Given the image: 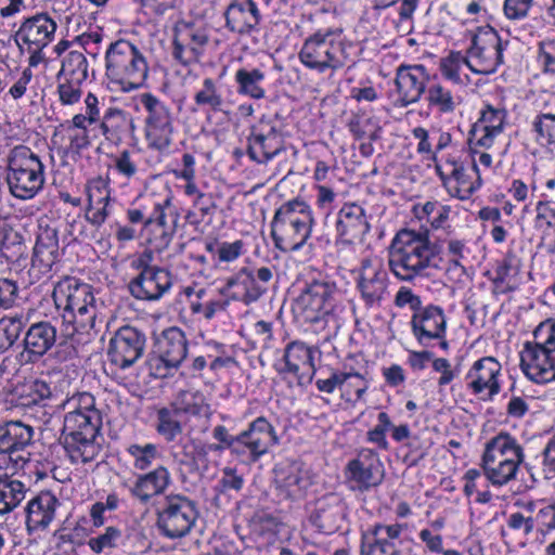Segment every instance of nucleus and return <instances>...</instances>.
Instances as JSON below:
<instances>
[{
	"instance_id": "nucleus-1",
	"label": "nucleus",
	"mask_w": 555,
	"mask_h": 555,
	"mask_svg": "<svg viewBox=\"0 0 555 555\" xmlns=\"http://www.w3.org/2000/svg\"><path fill=\"white\" fill-rule=\"evenodd\" d=\"M439 247L429 240L428 231L400 230L388 249V264L393 275L405 282L427 275Z\"/></svg>"
},
{
	"instance_id": "nucleus-2",
	"label": "nucleus",
	"mask_w": 555,
	"mask_h": 555,
	"mask_svg": "<svg viewBox=\"0 0 555 555\" xmlns=\"http://www.w3.org/2000/svg\"><path fill=\"white\" fill-rule=\"evenodd\" d=\"M52 298L66 337L88 333L94 327L96 302L91 285L67 276L54 286Z\"/></svg>"
},
{
	"instance_id": "nucleus-3",
	"label": "nucleus",
	"mask_w": 555,
	"mask_h": 555,
	"mask_svg": "<svg viewBox=\"0 0 555 555\" xmlns=\"http://www.w3.org/2000/svg\"><path fill=\"white\" fill-rule=\"evenodd\" d=\"M315 219L311 207L295 198L283 203L271 221V237L274 246L284 253L301 249L311 237Z\"/></svg>"
},
{
	"instance_id": "nucleus-4",
	"label": "nucleus",
	"mask_w": 555,
	"mask_h": 555,
	"mask_svg": "<svg viewBox=\"0 0 555 555\" xmlns=\"http://www.w3.org/2000/svg\"><path fill=\"white\" fill-rule=\"evenodd\" d=\"M350 48L340 28H321L305 39L298 56L309 69L319 74L334 73L351 62Z\"/></svg>"
},
{
	"instance_id": "nucleus-5",
	"label": "nucleus",
	"mask_w": 555,
	"mask_h": 555,
	"mask_svg": "<svg viewBox=\"0 0 555 555\" xmlns=\"http://www.w3.org/2000/svg\"><path fill=\"white\" fill-rule=\"evenodd\" d=\"M101 413L65 414L62 444L73 464L92 462L101 452Z\"/></svg>"
},
{
	"instance_id": "nucleus-6",
	"label": "nucleus",
	"mask_w": 555,
	"mask_h": 555,
	"mask_svg": "<svg viewBox=\"0 0 555 555\" xmlns=\"http://www.w3.org/2000/svg\"><path fill=\"white\" fill-rule=\"evenodd\" d=\"M524 460V449L517 439L501 431L486 442L481 468L492 486L502 487L516 478Z\"/></svg>"
},
{
	"instance_id": "nucleus-7",
	"label": "nucleus",
	"mask_w": 555,
	"mask_h": 555,
	"mask_svg": "<svg viewBox=\"0 0 555 555\" xmlns=\"http://www.w3.org/2000/svg\"><path fill=\"white\" fill-rule=\"evenodd\" d=\"M44 165L26 145L11 149L7 155L5 181L10 193L20 199H30L43 188Z\"/></svg>"
},
{
	"instance_id": "nucleus-8",
	"label": "nucleus",
	"mask_w": 555,
	"mask_h": 555,
	"mask_svg": "<svg viewBox=\"0 0 555 555\" xmlns=\"http://www.w3.org/2000/svg\"><path fill=\"white\" fill-rule=\"evenodd\" d=\"M106 75L124 91H132L143 86L149 75L145 56L128 40L111 42L105 52Z\"/></svg>"
},
{
	"instance_id": "nucleus-9",
	"label": "nucleus",
	"mask_w": 555,
	"mask_h": 555,
	"mask_svg": "<svg viewBox=\"0 0 555 555\" xmlns=\"http://www.w3.org/2000/svg\"><path fill=\"white\" fill-rule=\"evenodd\" d=\"M339 291L335 282L326 278L307 283L296 300L297 310L306 323L325 326L333 319Z\"/></svg>"
},
{
	"instance_id": "nucleus-10",
	"label": "nucleus",
	"mask_w": 555,
	"mask_h": 555,
	"mask_svg": "<svg viewBox=\"0 0 555 555\" xmlns=\"http://www.w3.org/2000/svg\"><path fill=\"white\" fill-rule=\"evenodd\" d=\"M354 286L366 310H378L390 296V279L383 261L364 258L353 271Z\"/></svg>"
},
{
	"instance_id": "nucleus-11",
	"label": "nucleus",
	"mask_w": 555,
	"mask_h": 555,
	"mask_svg": "<svg viewBox=\"0 0 555 555\" xmlns=\"http://www.w3.org/2000/svg\"><path fill=\"white\" fill-rule=\"evenodd\" d=\"M140 103L146 111L144 134L147 147L159 153L169 151L173 143V115L169 106L152 93H142Z\"/></svg>"
},
{
	"instance_id": "nucleus-12",
	"label": "nucleus",
	"mask_w": 555,
	"mask_h": 555,
	"mask_svg": "<svg viewBox=\"0 0 555 555\" xmlns=\"http://www.w3.org/2000/svg\"><path fill=\"white\" fill-rule=\"evenodd\" d=\"M197 518L198 511L193 500L181 494H169L157 511L156 526L163 535L180 539L191 532Z\"/></svg>"
},
{
	"instance_id": "nucleus-13",
	"label": "nucleus",
	"mask_w": 555,
	"mask_h": 555,
	"mask_svg": "<svg viewBox=\"0 0 555 555\" xmlns=\"http://www.w3.org/2000/svg\"><path fill=\"white\" fill-rule=\"evenodd\" d=\"M507 44L503 42L496 30L482 27L472 37L467 50V67L481 75L493 74L503 63V51Z\"/></svg>"
},
{
	"instance_id": "nucleus-14",
	"label": "nucleus",
	"mask_w": 555,
	"mask_h": 555,
	"mask_svg": "<svg viewBox=\"0 0 555 555\" xmlns=\"http://www.w3.org/2000/svg\"><path fill=\"white\" fill-rule=\"evenodd\" d=\"M272 278V270L268 267L257 269L244 267L225 280L224 285L220 288V294L231 300L250 305L267 293Z\"/></svg>"
},
{
	"instance_id": "nucleus-15",
	"label": "nucleus",
	"mask_w": 555,
	"mask_h": 555,
	"mask_svg": "<svg viewBox=\"0 0 555 555\" xmlns=\"http://www.w3.org/2000/svg\"><path fill=\"white\" fill-rule=\"evenodd\" d=\"M314 350L304 341L293 340L285 346L283 357L274 369L283 378L292 375L298 385L311 383L317 372Z\"/></svg>"
},
{
	"instance_id": "nucleus-16",
	"label": "nucleus",
	"mask_w": 555,
	"mask_h": 555,
	"mask_svg": "<svg viewBox=\"0 0 555 555\" xmlns=\"http://www.w3.org/2000/svg\"><path fill=\"white\" fill-rule=\"evenodd\" d=\"M247 154L257 164L266 165L285 151L282 130L269 119H260L247 138Z\"/></svg>"
},
{
	"instance_id": "nucleus-17",
	"label": "nucleus",
	"mask_w": 555,
	"mask_h": 555,
	"mask_svg": "<svg viewBox=\"0 0 555 555\" xmlns=\"http://www.w3.org/2000/svg\"><path fill=\"white\" fill-rule=\"evenodd\" d=\"M278 443L274 426L266 417L259 416L240 433V452L236 456L255 463Z\"/></svg>"
},
{
	"instance_id": "nucleus-18",
	"label": "nucleus",
	"mask_w": 555,
	"mask_h": 555,
	"mask_svg": "<svg viewBox=\"0 0 555 555\" xmlns=\"http://www.w3.org/2000/svg\"><path fill=\"white\" fill-rule=\"evenodd\" d=\"M207 43L208 33L203 24L193 21L176 24L172 55L181 64L197 62Z\"/></svg>"
},
{
	"instance_id": "nucleus-19",
	"label": "nucleus",
	"mask_w": 555,
	"mask_h": 555,
	"mask_svg": "<svg viewBox=\"0 0 555 555\" xmlns=\"http://www.w3.org/2000/svg\"><path fill=\"white\" fill-rule=\"evenodd\" d=\"M522 373L535 384L555 382L554 351L539 340L526 341L520 351Z\"/></svg>"
},
{
	"instance_id": "nucleus-20",
	"label": "nucleus",
	"mask_w": 555,
	"mask_h": 555,
	"mask_svg": "<svg viewBox=\"0 0 555 555\" xmlns=\"http://www.w3.org/2000/svg\"><path fill=\"white\" fill-rule=\"evenodd\" d=\"M145 335L132 326L120 327L109 340L107 357L119 369L133 365L143 354Z\"/></svg>"
},
{
	"instance_id": "nucleus-21",
	"label": "nucleus",
	"mask_w": 555,
	"mask_h": 555,
	"mask_svg": "<svg viewBox=\"0 0 555 555\" xmlns=\"http://www.w3.org/2000/svg\"><path fill=\"white\" fill-rule=\"evenodd\" d=\"M411 328L422 346L428 347L431 340H438L442 350L449 349L446 339L447 320L440 307L430 305L415 312L411 319Z\"/></svg>"
},
{
	"instance_id": "nucleus-22",
	"label": "nucleus",
	"mask_w": 555,
	"mask_h": 555,
	"mask_svg": "<svg viewBox=\"0 0 555 555\" xmlns=\"http://www.w3.org/2000/svg\"><path fill=\"white\" fill-rule=\"evenodd\" d=\"M429 74L424 65L401 64L396 69V104L408 107L417 103L425 93Z\"/></svg>"
},
{
	"instance_id": "nucleus-23",
	"label": "nucleus",
	"mask_w": 555,
	"mask_h": 555,
	"mask_svg": "<svg viewBox=\"0 0 555 555\" xmlns=\"http://www.w3.org/2000/svg\"><path fill=\"white\" fill-rule=\"evenodd\" d=\"M349 479L360 491H367L379 486L385 477L384 465L378 454L372 449H361L358 456L347 465Z\"/></svg>"
},
{
	"instance_id": "nucleus-24",
	"label": "nucleus",
	"mask_w": 555,
	"mask_h": 555,
	"mask_svg": "<svg viewBox=\"0 0 555 555\" xmlns=\"http://www.w3.org/2000/svg\"><path fill=\"white\" fill-rule=\"evenodd\" d=\"M403 528L401 524L374 525L362 534L361 555H400Z\"/></svg>"
},
{
	"instance_id": "nucleus-25",
	"label": "nucleus",
	"mask_w": 555,
	"mask_h": 555,
	"mask_svg": "<svg viewBox=\"0 0 555 555\" xmlns=\"http://www.w3.org/2000/svg\"><path fill=\"white\" fill-rule=\"evenodd\" d=\"M501 364L493 357H483L477 360L466 374L467 388L474 395H481L483 400H492L501 391L499 375Z\"/></svg>"
},
{
	"instance_id": "nucleus-26",
	"label": "nucleus",
	"mask_w": 555,
	"mask_h": 555,
	"mask_svg": "<svg viewBox=\"0 0 555 555\" xmlns=\"http://www.w3.org/2000/svg\"><path fill=\"white\" fill-rule=\"evenodd\" d=\"M370 223L362 206L347 203L337 212L335 230L343 244L361 243L370 231Z\"/></svg>"
},
{
	"instance_id": "nucleus-27",
	"label": "nucleus",
	"mask_w": 555,
	"mask_h": 555,
	"mask_svg": "<svg viewBox=\"0 0 555 555\" xmlns=\"http://www.w3.org/2000/svg\"><path fill=\"white\" fill-rule=\"evenodd\" d=\"M172 286L171 274L164 268H147L128 285L130 294L139 300L160 299Z\"/></svg>"
},
{
	"instance_id": "nucleus-28",
	"label": "nucleus",
	"mask_w": 555,
	"mask_h": 555,
	"mask_svg": "<svg viewBox=\"0 0 555 555\" xmlns=\"http://www.w3.org/2000/svg\"><path fill=\"white\" fill-rule=\"evenodd\" d=\"M60 259L61 251L56 229L40 225L31 258V270L37 272V278L49 275Z\"/></svg>"
},
{
	"instance_id": "nucleus-29",
	"label": "nucleus",
	"mask_w": 555,
	"mask_h": 555,
	"mask_svg": "<svg viewBox=\"0 0 555 555\" xmlns=\"http://www.w3.org/2000/svg\"><path fill=\"white\" fill-rule=\"evenodd\" d=\"M436 171L448 192L462 201L468 199L482 184L481 175L473 180L467 169L454 159L443 166L436 165Z\"/></svg>"
},
{
	"instance_id": "nucleus-30",
	"label": "nucleus",
	"mask_w": 555,
	"mask_h": 555,
	"mask_svg": "<svg viewBox=\"0 0 555 555\" xmlns=\"http://www.w3.org/2000/svg\"><path fill=\"white\" fill-rule=\"evenodd\" d=\"M188 347L185 333L177 326L164 330L155 339V352L164 370L178 369L188 356Z\"/></svg>"
},
{
	"instance_id": "nucleus-31",
	"label": "nucleus",
	"mask_w": 555,
	"mask_h": 555,
	"mask_svg": "<svg viewBox=\"0 0 555 555\" xmlns=\"http://www.w3.org/2000/svg\"><path fill=\"white\" fill-rule=\"evenodd\" d=\"M61 505L51 491H41L28 501L26 513V531L29 535L46 531L55 518L56 508Z\"/></svg>"
},
{
	"instance_id": "nucleus-32",
	"label": "nucleus",
	"mask_w": 555,
	"mask_h": 555,
	"mask_svg": "<svg viewBox=\"0 0 555 555\" xmlns=\"http://www.w3.org/2000/svg\"><path fill=\"white\" fill-rule=\"evenodd\" d=\"M225 27L237 35H249L256 30L261 14L254 0H232L224 11Z\"/></svg>"
},
{
	"instance_id": "nucleus-33",
	"label": "nucleus",
	"mask_w": 555,
	"mask_h": 555,
	"mask_svg": "<svg viewBox=\"0 0 555 555\" xmlns=\"http://www.w3.org/2000/svg\"><path fill=\"white\" fill-rule=\"evenodd\" d=\"M56 28V22L48 13H37L21 24L16 37L28 47L43 49L53 40Z\"/></svg>"
},
{
	"instance_id": "nucleus-34",
	"label": "nucleus",
	"mask_w": 555,
	"mask_h": 555,
	"mask_svg": "<svg viewBox=\"0 0 555 555\" xmlns=\"http://www.w3.org/2000/svg\"><path fill=\"white\" fill-rule=\"evenodd\" d=\"M170 485V472L167 467L159 465L149 473L137 476L128 489L140 503L147 504L154 496L165 493Z\"/></svg>"
},
{
	"instance_id": "nucleus-35",
	"label": "nucleus",
	"mask_w": 555,
	"mask_h": 555,
	"mask_svg": "<svg viewBox=\"0 0 555 555\" xmlns=\"http://www.w3.org/2000/svg\"><path fill=\"white\" fill-rule=\"evenodd\" d=\"M346 515L343 499L335 493H330L319 499L315 508L310 515V521L323 532H334L340 527Z\"/></svg>"
},
{
	"instance_id": "nucleus-36",
	"label": "nucleus",
	"mask_w": 555,
	"mask_h": 555,
	"mask_svg": "<svg viewBox=\"0 0 555 555\" xmlns=\"http://www.w3.org/2000/svg\"><path fill=\"white\" fill-rule=\"evenodd\" d=\"M56 343V327L49 321L33 323L23 338L27 361L35 362L48 353Z\"/></svg>"
},
{
	"instance_id": "nucleus-37",
	"label": "nucleus",
	"mask_w": 555,
	"mask_h": 555,
	"mask_svg": "<svg viewBox=\"0 0 555 555\" xmlns=\"http://www.w3.org/2000/svg\"><path fill=\"white\" fill-rule=\"evenodd\" d=\"M274 472L280 495L289 500H299L305 495L310 482L299 463L281 464Z\"/></svg>"
},
{
	"instance_id": "nucleus-38",
	"label": "nucleus",
	"mask_w": 555,
	"mask_h": 555,
	"mask_svg": "<svg viewBox=\"0 0 555 555\" xmlns=\"http://www.w3.org/2000/svg\"><path fill=\"white\" fill-rule=\"evenodd\" d=\"M34 429L21 421L0 423V452L14 453L24 450L33 440Z\"/></svg>"
},
{
	"instance_id": "nucleus-39",
	"label": "nucleus",
	"mask_w": 555,
	"mask_h": 555,
	"mask_svg": "<svg viewBox=\"0 0 555 555\" xmlns=\"http://www.w3.org/2000/svg\"><path fill=\"white\" fill-rule=\"evenodd\" d=\"M196 108L193 111H209L224 113L227 102L221 93L217 81L210 77L205 78L194 91L193 95Z\"/></svg>"
},
{
	"instance_id": "nucleus-40",
	"label": "nucleus",
	"mask_w": 555,
	"mask_h": 555,
	"mask_svg": "<svg viewBox=\"0 0 555 555\" xmlns=\"http://www.w3.org/2000/svg\"><path fill=\"white\" fill-rule=\"evenodd\" d=\"M234 80L237 85L238 94L254 100L266 98L267 91L263 87L266 74L260 68H238L235 72Z\"/></svg>"
},
{
	"instance_id": "nucleus-41",
	"label": "nucleus",
	"mask_w": 555,
	"mask_h": 555,
	"mask_svg": "<svg viewBox=\"0 0 555 555\" xmlns=\"http://www.w3.org/2000/svg\"><path fill=\"white\" fill-rule=\"evenodd\" d=\"M375 11L388 9L400 2L398 8V31L409 35L414 29V13L420 5V0H369Z\"/></svg>"
},
{
	"instance_id": "nucleus-42",
	"label": "nucleus",
	"mask_w": 555,
	"mask_h": 555,
	"mask_svg": "<svg viewBox=\"0 0 555 555\" xmlns=\"http://www.w3.org/2000/svg\"><path fill=\"white\" fill-rule=\"evenodd\" d=\"M52 393L51 384L39 378L17 385L15 388L18 404L23 406L40 404L50 399Z\"/></svg>"
},
{
	"instance_id": "nucleus-43",
	"label": "nucleus",
	"mask_w": 555,
	"mask_h": 555,
	"mask_svg": "<svg viewBox=\"0 0 555 555\" xmlns=\"http://www.w3.org/2000/svg\"><path fill=\"white\" fill-rule=\"evenodd\" d=\"M24 237L8 222L0 224V253L10 262H16L25 253Z\"/></svg>"
},
{
	"instance_id": "nucleus-44",
	"label": "nucleus",
	"mask_w": 555,
	"mask_h": 555,
	"mask_svg": "<svg viewBox=\"0 0 555 555\" xmlns=\"http://www.w3.org/2000/svg\"><path fill=\"white\" fill-rule=\"evenodd\" d=\"M175 408L179 413L193 416L208 417L211 413L205 395L196 389L180 391L176 398Z\"/></svg>"
},
{
	"instance_id": "nucleus-45",
	"label": "nucleus",
	"mask_w": 555,
	"mask_h": 555,
	"mask_svg": "<svg viewBox=\"0 0 555 555\" xmlns=\"http://www.w3.org/2000/svg\"><path fill=\"white\" fill-rule=\"evenodd\" d=\"M169 205L170 199H166L164 203L156 202L153 204L152 210L147 211L145 228L155 227L159 230V248H165L168 246L176 230V220H172L171 223L167 221L165 208Z\"/></svg>"
},
{
	"instance_id": "nucleus-46",
	"label": "nucleus",
	"mask_w": 555,
	"mask_h": 555,
	"mask_svg": "<svg viewBox=\"0 0 555 555\" xmlns=\"http://www.w3.org/2000/svg\"><path fill=\"white\" fill-rule=\"evenodd\" d=\"M180 413L175 406L160 408L156 412V433L167 442L175 441L183 431Z\"/></svg>"
},
{
	"instance_id": "nucleus-47",
	"label": "nucleus",
	"mask_w": 555,
	"mask_h": 555,
	"mask_svg": "<svg viewBox=\"0 0 555 555\" xmlns=\"http://www.w3.org/2000/svg\"><path fill=\"white\" fill-rule=\"evenodd\" d=\"M348 128L358 140L376 141L380 138L382 127L377 118L369 113L353 115L348 122Z\"/></svg>"
},
{
	"instance_id": "nucleus-48",
	"label": "nucleus",
	"mask_w": 555,
	"mask_h": 555,
	"mask_svg": "<svg viewBox=\"0 0 555 555\" xmlns=\"http://www.w3.org/2000/svg\"><path fill=\"white\" fill-rule=\"evenodd\" d=\"M25 485L15 479L0 482V517L13 512L25 499Z\"/></svg>"
},
{
	"instance_id": "nucleus-49",
	"label": "nucleus",
	"mask_w": 555,
	"mask_h": 555,
	"mask_svg": "<svg viewBox=\"0 0 555 555\" xmlns=\"http://www.w3.org/2000/svg\"><path fill=\"white\" fill-rule=\"evenodd\" d=\"M426 100L428 106L440 114H451L460 104V98L455 96L451 90L441 83H434L428 87Z\"/></svg>"
},
{
	"instance_id": "nucleus-50",
	"label": "nucleus",
	"mask_w": 555,
	"mask_h": 555,
	"mask_svg": "<svg viewBox=\"0 0 555 555\" xmlns=\"http://www.w3.org/2000/svg\"><path fill=\"white\" fill-rule=\"evenodd\" d=\"M282 527L283 522L279 517L264 511L255 513L250 520L253 533L267 542L273 541Z\"/></svg>"
},
{
	"instance_id": "nucleus-51",
	"label": "nucleus",
	"mask_w": 555,
	"mask_h": 555,
	"mask_svg": "<svg viewBox=\"0 0 555 555\" xmlns=\"http://www.w3.org/2000/svg\"><path fill=\"white\" fill-rule=\"evenodd\" d=\"M212 437L218 443H211L206 447H202L197 450L198 456H206L208 452L220 453L224 450H230L231 454L237 455L238 442H240V434L236 436H232L228 428L223 425H217L212 429Z\"/></svg>"
},
{
	"instance_id": "nucleus-52",
	"label": "nucleus",
	"mask_w": 555,
	"mask_h": 555,
	"mask_svg": "<svg viewBox=\"0 0 555 555\" xmlns=\"http://www.w3.org/2000/svg\"><path fill=\"white\" fill-rule=\"evenodd\" d=\"M26 321L22 314L0 319V353L7 351L17 341L26 326Z\"/></svg>"
},
{
	"instance_id": "nucleus-53",
	"label": "nucleus",
	"mask_w": 555,
	"mask_h": 555,
	"mask_svg": "<svg viewBox=\"0 0 555 555\" xmlns=\"http://www.w3.org/2000/svg\"><path fill=\"white\" fill-rule=\"evenodd\" d=\"M126 451L132 460L133 467L139 470H146L162 456L158 446L154 443H131Z\"/></svg>"
},
{
	"instance_id": "nucleus-54",
	"label": "nucleus",
	"mask_w": 555,
	"mask_h": 555,
	"mask_svg": "<svg viewBox=\"0 0 555 555\" xmlns=\"http://www.w3.org/2000/svg\"><path fill=\"white\" fill-rule=\"evenodd\" d=\"M348 377L340 384L341 398L347 402L356 403L362 400L366 390L369 389L370 382L363 374L358 372H343Z\"/></svg>"
},
{
	"instance_id": "nucleus-55",
	"label": "nucleus",
	"mask_w": 555,
	"mask_h": 555,
	"mask_svg": "<svg viewBox=\"0 0 555 555\" xmlns=\"http://www.w3.org/2000/svg\"><path fill=\"white\" fill-rule=\"evenodd\" d=\"M531 126L538 144L555 145V114L540 113L533 118Z\"/></svg>"
},
{
	"instance_id": "nucleus-56",
	"label": "nucleus",
	"mask_w": 555,
	"mask_h": 555,
	"mask_svg": "<svg viewBox=\"0 0 555 555\" xmlns=\"http://www.w3.org/2000/svg\"><path fill=\"white\" fill-rule=\"evenodd\" d=\"M139 163L140 154L135 151L122 150L114 157L115 169L127 180L138 178L144 172Z\"/></svg>"
},
{
	"instance_id": "nucleus-57",
	"label": "nucleus",
	"mask_w": 555,
	"mask_h": 555,
	"mask_svg": "<svg viewBox=\"0 0 555 555\" xmlns=\"http://www.w3.org/2000/svg\"><path fill=\"white\" fill-rule=\"evenodd\" d=\"M69 76L72 80L85 81L88 77V61L82 52L70 51L62 62L60 75Z\"/></svg>"
},
{
	"instance_id": "nucleus-58",
	"label": "nucleus",
	"mask_w": 555,
	"mask_h": 555,
	"mask_svg": "<svg viewBox=\"0 0 555 555\" xmlns=\"http://www.w3.org/2000/svg\"><path fill=\"white\" fill-rule=\"evenodd\" d=\"M127 121V114L122 109L108 107L102 115L99 128L107 140H112L124 129Z\"/></svg>"
},
{
	"instance_id": "nucleus-59",
	"label": "nucleus",
	"mask_w": 555,
	"mask_h": 555,
	"mask_svg": "<svg viewBox=\"0 0 555 555\" xmlns=\"http://www.w3.org/2000/svg\"><path fill=\"white\" fill-rule=\"evenodd\" d=\"M506 113L503 109L488 105L482 112L479 120L475 124L476 132L493 131L502 133L504 129Z\"/></svg>"
},
{
	"instance_id": "nucleus-60",
	"label": "nucleus",
	"mask_w": 555,
	"mask_h": 555,
	"mask_svg": "<svg viewBox=\"0 0 555 555\" xmlns=\"http://www.w3.org/2000/svg\"><path fill=\"white\" fill-rule=\"evenodd\" d=\"M86 193L88 197V203L90 204H101L104 202H111V189L109 182L106 178L98 176L88 180L86 184Z\"/></svg>"
},
{
	"instance_id": "nucleus-61",
	"label": "nucleus",
	"mask_w": 555,
	"mask_h": 555,
	"mask_svg": "<svg viewBox=\"0 0 555 555\" xmlns=\"http://www.w3.org/2000/svg\"><path fill=\"white\" fill-rule=\"evenodd\" d=\"M377 425L367 431L369 442L376 444L380 450H388L389 444L386 439V433L392 427V422L386 412H380L377 416Z\"/></svg>"
},
{
	"instance_id": "nucleus-62",
	"label": "nucleus",
	"mask_w": 555,
	"mask_h": 555,
	"mask_svg": "<svg viewBox=\"0 0 555 555\" xmlns=\"http://www.w3.org/2000/svg\"><path fill=\"white\" fill-rule=\"evenodd\" d=\"M67 140L66 154L73 157L80 156L81 153L91 145L89 130H73L64 128Z\"/></svg>"
},
{
	"instance_id": "nucleus-63",
	"label": "nucleus",
	"mask_w": 555,
	"mask_h": 555,
	"mask_svg": "<svg viewBox=\"0 0 555 555\" xmlns=\"http://www.w3.org/2000/svg\"><path fill=\"white\" fill-rule=\"evenodd\" d=\"M65 405L68 409L66 414H82L88 415L89 413H100L95 408V399L89 392H80L73 396L67 400Z\"/></svg>"
},
{
	"instance_id": "nucleus-64",
	"label": "nucleus",
	"mask_w": 555,
	"mask_h": 555,
	"mask_svg": "<svg viewBox=\"0 0 555 555\" xmlns=\"http://www.w3.org/2000/svg\"><path fill=\"white\" fill-rule=\"evenodd\" d=\"M534 227L543 232L555 227V202L540 201L535 206Z\"/></svg>"
}]
</instances>
